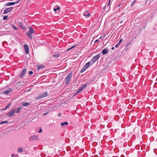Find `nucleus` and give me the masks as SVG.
I'll return each mask as SVG.
<instances>
[{
    "label": "nucleus",
    "mask_w": 157,
    "mask_h": 157,
    "mask_svg": "<svg viewBox=\"0 0 157 157\" xmlns=\"http://www.w3.org/2000/svg\"><path fill=\"white\" fill-rule=\"evenodd\" d=\"M72 76L71 72H70L67 75L65 79V83L66 84H67L71 81Z\"/></svg>",
    "instance_id": "nucleus-1"
},
{
    "label": "nucleus",
    "mask_w": 157,
    "mask_h": 157,
    "mask_svg": "<svg viewBox=\"0 0 157 157\" xmlns=\"http://www.w3.org/2000/svg\"><path fill=\"white\" fill-rule=\"evenodd\" d=\"M29 31L26 33V35L29 37L30 39H32V35L34 33V31L32 27H29Z\"/></svg>",
    "instance_id": "nucleus-2"
},
{
    "label": "nucleus",
    "mask_w": 157,
    "mask_h": 157,
    "mask_svg": "<svg viewBox=\"0 0 157 157\" xmlns=\"http://www.w3.org/2000/svg\"><path fill=\"white\" fill-rule=\"evenodd\" d=\"M48 95V93L47 92H44L42 94H40L36 98V99H39L42 98L46 97Z\"/></svg>",
    "instance_id": "nucleus-3"
},
{
    "label": "nucleus",
    "mask_w": 157,
    "mask_h": 157,
    "mask_svg": "<svg viewBox=\"0 0 157 157\" xmlns=\"http://www.w3.org/2000/svg\"><path fill=\"white\" fill-rule=\"evenodd\" d=\"M100 55L99 54H98L95 56H94L91 60V62L92 63H93L95 62L96 60L100 57Z\"/></svg>",
    "instance_id": "nucleus-4"
},
{
    "label": "nucleus",
    "mask_w": 157,
    "mask_h": 157,
    "mask_svg": "<svg viewBox=\"0 0 157 157\" xmlns=\"http://www.w3.org/2000/svg\"><path fill=\"white\" fill-rule=\"evenodd\" d=\"M12 91L13 89L12 88H8L3 92V94H4L7 95L10 92H12Z\"/></svg>",
    "instance_id": "nucleus-5"
},
{
    "label": "nucleus",
    "mask_w": 157,
    "mask_h": 157,
    "mask_svg": "<svg viewBox=\"0 0 157 157\" xmlns=\"http://www.w3.org/2000/svg\"><path fill=\"white\" fill-rule=\"evenodd\" d=\"M29 139L30 140H40V138H39V136H38L33 135L29 137Z\"/></svg>",
    "instance_id": "nucleus-6"
},
{
    "label": "nucleus",
    "mask_w": 157,
    "mask_h": 157,
    "mask_svg": "<svg viewBox=\"0 0 157 157\" xmlns=\"http://www.w3.org/2000/svg\"><path fill=\"white\" fill-rule=\"evenodd\" d=\"M13 7H11L5 9L3 12L4 14H6L11 11L13 9Z\"/></svg>",
    "instance_id": "nucleus-7"
},
{
    "label": "nucleus",
    "mask_w": 157,
    "mask_h": 157,
    "mask_svg": "<svg viewBox=\"0 0 157 157\" xmlns=\"http://www.w3.org/2000/svg\"><path fill=\"white\" fill-rule=\"evenodd\" d=\"M20 1V0H18L17 2H10L6 3L5 5V6H12L14 5L15 3H18Z\"/></svg>",
    "instance_id": "nucleus-8"
},
{
    "label": "nucleus",
    "mask_w": 157,
    "mask_h": 157,
    "mask_svg": "<svg viewBox=\"0 0 157 157\" xmlns=\"http://www.w3.org/2000/svg\"><path fill=\"white\" fill-rule=\"evenodd\" d=\"M14 111L13 110H12L9 112L8 113H7L6 115L7 116L9 117H12L14 115Z\"/></svg>",
    "instance_id": "nucleus-9"
},
{
    "label": "nucleus",
    "mask_w": 157,
    "mask_h": 157,
    "mask_svg": "<svg viewBox=\"0 0 157 157\" xmlns=\"http://www.w3.org/2000/svg\"><path fill=\"white\" fill-rule=\"evenodd\" d=\"M24 48L25 50V53L26 54H28L29 53V48L28 46L26 44L24 45Z\"/></svg>",
    "instance_id": "nucleus-10"
},
{
    "label": "nucleus",
    "mask_w": 157,
    "mask_h": 157,
    "mask_svg": "<svg viewBox=\"0 0 157 157\" xmlns=\"http://www.w3.org/2000/svg\"><path fill=\"white\" fill-rule=\"evenodd\" d=\"M26 70L25 68L24 69L21 71L20 74V77H23L24 76V74L26 72Z\"/></svg>",
    "instance_id": "nucleus-11"
},
{
    "label": "nucleus",
    "mask_w": 157,
    "mask_h": 157,
    "mask_svg": "<svg viewBox=\"0 0 157 157\" xmlns=\"http://www.w3.org/2000/svg\"><path fill=\"white\" fill-rule=\"evenodd\" d=\"M83 15L86 17V18H87L90 15V14L89 13H88L87 12H86L84 13Z\"/></svg>",
    "instance_id": "nucleus-12"
},
{
    "label": "nucleus",
    "mask_w": 157,
    "mask_h": 157,
    "mask_svg": "<svg viewBox=\"0 0 157 157\" xmlns=\"http://www.w3.org/2000/svg\"><path fill=\"white\" fill-rule=\"evenodd\" d=\"M90 62H89L86 63V65L84 66V67H85L86 69L90 66Z\"/></svg>",
    "instance_id": "nucleus-13"
},
{
    "label": "nucleus",
    "mask_w": 157,
    "mask_h": 157,
    "mask_svg": "<svg viewBox=\"0 0 157 157\" xmlns=\"http://www.w3.org/2000/svg\"><path fill=\"white\" fill-rule=\"evenodd\" d=\"M122 39H121L119 42L117 43L115 46V47L116 48H118L119 45H120V43L122 42Z\"/></svg>",
    "instance_id": "nucleus-14"
},
{
    "label": "nucleus",
    "mask_w": 157,
    "mask_h": 157,
    "mask_svg": "<svg viewBox=\"0 0 157 157\" xmlns=\"http://www.w3.org/2000/svg\"><path fill=\"white\" fill-rule=\"evenodd\" d=\"M108 51L106 49H103L102 51V54H105L108 53Z\"/></svg>",
    "instance_id": "nucleus-15"
},
{
    "label": "nucleus",
    "mask_w": 157,
    "mask_h": 157,
    "mask_svg": "<svg viewBox=\"0 0 157 157\" xmlns=\"http://www.w3.org/2000/svg\"><path fill=\"white\" fill-rule=\"evenodd\" d=\"M22 105L24 106H27L30 105V103L29 102H25L22 103Z\"/></svg>",
    "instance_id": "nucleus-16"
},
{
    "label": "nucleus",
    "mask_w": 157,
    "mask_h": 157,
    "mask_svg": "<svg viewBox=\"0 0 157 157\" xmlns=\"http://www.w3.org/2000/svg\"><path fill=\"white\" fill-rule=\"evenodd\" d=\"M68 124V123L67 122H65L63 123H62L61 124V126H64V125H67Z\"/></svg>",
    "instance_id": "nucleus-17"
},
{
    "label": "nucleus",
    "mask_w": 157,
    "mask_h": 157,
    "mask_svg": "<svg viewBox=\"0 0 157 157\" xmlns=\"http://www.w3.org/2000/svg\"><path fill=\"white\" fill-rule=\"evenodd\" d=\"M20 28H21L24 30H25V26H23L22 25L21 23H20Z\"/></svg>",
    "instance_id": "nucleus-18"
},
{
    "label": "nucleus",
    "mask_w": 157,
    "mask_h": 157,
    "mask_svg": "<svg viewBox=\"0 0 157 157\" xmlns=\"http://www.w3.org/2000/svg\"><path fill=\"white\" fill-rule=\"evenodd\" d=\"M86 70V68L85 67H83L82 68V69L80 71V73H82L84 71H85Z\"/></svg>",
    "instance_id": "nucleus-19"
},
{
    "label": "nucleus",
    "mask_w": 157,
    "mask_h": 157,
    "mask_svg": "<svg viewBox=\"0 0 157 157\" xmlns=\"http://www.w3.org/2000/svg\"><path fill=\"white\" fill-rule=\"evenodd\" d=\"M86 70V68L85 67H83L82 68V69L80 71V73H82L84 71H85Z\"/></svg>",
    "instance_id": "nucleus-20"
},
{
    "label": "nucleus",
    "mask_w": 157,
    "mask_h": 157,
    "mask_svg": "<svg viewBox=\"0 0 157 157\" xmlns=\"http://www.w3.org/2000/svg\"><path fill=\"white\" fill-rule=\"evenodd\" d=\"M44 67V66L38 65L37 66V70H40V69H41L42 68Z\"/></svg>",
    "instance_id": "nucleus-21"
},
{
    "label": "nucleus",
    "mask_w": 157,
    "mask_h": 157,
    "mask_svg": "<svg viewBox=\"0 0 157 157\" xmlns=\"http://www.w3.org/2000/svg\"><path fill=\"white\" fill-rule=\"evenodd\" d=\"M83 89L82 88V86L80 87L78 90V93H79Z\"/></svg>",
    "instance_id": "nucleus-22"
},
{
    "label": "nucleus",
    "mask_w": 157,
    "mask_h": 157,
    "mask_svg": "<svg viewBox=\"0 0 157 157\" xmlns=\"http://www.w3.org/2000/svg\"><path fill=\"white\" fill-rule=\"evenodd\" d=\"M59 9V6H57L56 8H54V10L55 12H56L57 10H58Z\"/></svg>",
    "instance_id": "nucleus-23"
},
{
    "label": "nucleus",
    "mask_w": 157,
    "mask_h": 157,
    "mask_svg": "<svg viewBox=\"0 0 157 157\" xmlns=\"http://www.w3.org/2000/svg\"><path fill=\"white\" fill-rule=\"evenodd\" d=\"M136 0H135L132 2L131 5L132 6L136 2Z\"/></svg>",
    "instance_id": "nucleus-24"
},
{
    "label": "nucleus",
    "mask_w": 157,
    "mask_h": 157,
    "mask_svg": "<svg viewBox=\"0 0 157 157\" xmlns=\"http://www.w3.org/2000/svg\"><path fill=\"white\" fill-rule=\"evenodd\" d=\"M19 86V85H18V83H17L15 85V86L16 88L17 89H18V90H19V88L18 87Z\"/></svg>",
    "instance_id": "nucleus-25"
},
{
    "label": "nucleus",
    "mask_w": 157,
    "mask_h": 157,
    "mask_svg": "<svg viewBox=\"0 0 157 157\" xmlns=\"http://www.w3.org/2000/svg\"><path fill=\"white\" fill-rule=\"evenodd\" d=\"M8 121H2L1 122H0V124H4V123H8Z\"/></svg>",
    "instance_id": "nucleus-26"
},
{
    "label": "nucleus",
    "mask_w": 157,
    "mask_h": 157,
    "mask_svg": "<svg viewBox=\"0 0 157 157\" xmlns=\"http://www.w3.org/2000/svg\"><path fill=\"white\" fill-rule=\"evenodd\" d=\"M86 86H87V84H84L82 85L81 86L82 87V88L83 89H84Z\"/></svg>",
    "instance_id": "nucleus-27"
},
{
    "label": "nucleus",
    "mask_w": 157,
    "mask_h": 157,
    "mask_svg": "<svg viewBox=\"0 0 157 157\" xmlns=\"http://www.w3.org/2000/svg\"><path fill=\"white\" fill-rule=\"evenodd\" d=\"M53 57L54 58H57L59 57V55L58 54H56V55H53Z\"/></svg>",
    "instance_id": "nucleus-28"
},
{
    "label": "nucleus",
    "mask_w": 157,
    "mask_h": 157,
    "mask_svg": "<svg viewBox=\"0 0 157 157\" xmlns=\"http://www.w3.org/2000/svg\"><path fill=\"white\" fill-rule=\"evenodd\" d=\"M8 16H5L3 17V19L4 20H6L7 19L8 17Z\"/></svg>",
    "instance_id": "nucleus-29"
},
{
    "label": "nucleus",
    "mask_w": 157,
    "mask_h": 157,
    "mask_svg": "<svg viewBox=\"0 0 157 157\" xmlns=\"http://www.w3.org/2000/svg\"><path fill=\"white\" fill-rule=\"evenodd\" d=\"M75 46H75H74L69 48H68L67 49V51H68L69 50H70V49H72V48H73Z\"/></svg>",
    "instance_id": "nucleus-30"
},
{
    "label": "nucleus",
    "mask_w": 157,
    "mask_h": 157,
    "mask_svg": "<svg viewBox=\"0 0 157 157\" xmlns=\"http://www.w3.org/2000/svg\"><path fill=\"white\" fill-rule=\"evenodd\" d=\"M50 111L49 110H48L46 113H45L43 114V116H44L47 115L49 112Z\"/></svg>",
    "instance_id": "nucleus-31"
},
{
    "label": "nucleus",
    "mask_w": 157,
    "mask_h": 157,
    "mask_svg": "<svg viewBox=\"0 0 157 157\" xmlns=\"http://www.w3.org/2000/svg\"><path fill=\"white\" fill-rule=\"evenodd\" d=\"M13 26V28H14V29L15 30H17V27L15 25H13L12 26Z\"/></svg>",
    "instance_id": "nucleus-32"
},
{
    "label": "nucleus",
    "mask_w": 157,
    "mask_h": 157,
    "mask_svg": "<svg viewBox=\"0 0 157 157\" xmlns=\"http://www.w3.org/2000/svg\"><path fill=\"white\" fill-rule=\"evenodd\" d=\"M29 74L32 75L33 74V72L32 71H30L29 73Z\"/></svg>",
    "instance_id": "nucleus-33"
},
{
    "label": "nucleus",
    "mask_w": 157,
    "mask_h": 157,
    "mask_svg": "<svg viewBox=\"0 0 157 157\" xmlns=\"http://www.w3.org/2000/svg\"><path fill=\"white\" fill-rule=\"evenodd\" d=\"M42 129L41 128H40L39 131L38 132L39 133H41L42 132Z\"/></svg>",
    "instance_id": "nucleus-34"
},
{
    "label": "nucleus",
    "mask_w": 157,
    "mask_h": 157,
    "mask_svg": "<svg viewBox=\"0 0 157 157\" xmlns=\"http://www.w3.org/2000/svg\"><path fill=\"white\" fill-rule=\"evenodd\" d=\"M10 104H9L5 108H8L10 106Z\"/></svg>",
    "instance_id": "nucleus-35"
},
{
    "label": "nucleus",
    "mask_w": 157,
    "mask_h": 157,
    "mask_svg": "<svg viewBox=\"0 0 157 157\" xmlns=\"http://www.w3.org/2000/svg\"><path fill=\"white\" fill-rule=\"evenodd\" d=\"M11 157H13L14 156V154H12L11 155Z\"/></svg>",
    "instance_id": "nucleus-36"
},
{
    "label": "nucleus",
    "mask_w": 157,
    "mask_h": 157,
    "mask_svg": "<svg viewBox=\"0 0 157 157\" xmlns=\"http://www.w3.org/2000/svg\"><path fill=\"white\" fill-rule=\"evenodd\" d=\"M23 151V149L22 148H20V152H21Z\"/></svg>",
    "instance_id": "nucleus-37"
},
{
    "label": "nucleus",
    "mask_w": 157,
    "mask_h": 157,
    "mask_svg": "<svg viewBox=\"0 0 157 157\" xmlns=\"http://www.w3.org/2000/svg\"><path fill=\"white\" fill-rule=\"evenodd\" d=\"M7 109H2L0 110L1 111L3 110H6Z\"/></svg>",
    "instance_id": "nucleus-38"
},
{
    "label": "nucleus",
    "mask_w": 157,
    "mask_h": 157,
    "mask_svg": "<svg viewBox=\"0 0 157 157\" xmlns=\"http://www.w3.org/2000/svg\"><path fill=\"white\" fill-rule=\"evenodd\" d=\"M19 111H20V109H18V110H17V112L18 113V112H19Z\"/></svg>",
    "instance_id": "nucleus-39"
},
{
    "label": "nucleus",
    "mask_w": 157,
    "mask_h": 157,
    "mask_svg": "<svg viewBox=\"0 0 157 157\" xmlns=\"http://www.w3.org/2000/svg\"><path fill=\"white\" fill-rule=\"evenodd\" d=\"M114 47H112V48H111V49L112 50H113L114 49Z\"/></svg>",
    "instance_id": "nucleus-40"
},
{
    "label": "nucleus",
    "mask_w": 157,
    "mask_h": 157,
    "mask_svg": "<svg viewBox=\"0 0 157 157\" xmlns=\"http://www.w3.org/2000/svg\"><path fill=\"white\" fill-rule=\"evenodd\" d=\"M18 151L20 152V148H19L18 149Z\"/></svg>",
    "instance_id": "nucleus-41"
},
{
    "label": "nucleus",
    "mask_w": 157,
    "mask_h": 157,
    "mask_svg": "<svg viewBox=\"0 0 157 157\" xmlns=\"http://www.w3.org/2000/svg\"><path fill=\"white\" fill-rule=\"evenodd\" d=\"M61 115V113H60V114H59L58 115V116H60Z\"/></svg>",
    "instance_id": "nucleus-42"
},
{
    "label": "nucleus",
    "mask_w": 157,
    "mask_h": 157,
    "mask_svg": "<svg viewBox=\"0 0 157 157\" xmlns=\"http://www.w3.org/2000/svg\"><path fill=\"white\" fill-rule=\"evenodd\" d=\"M110 2V0H109V5Z\"/></svg>",
    "instance_id": "nucleus-43"
},
{
    "label": "nucleus",
    "mask_w": 157,
    "mask_h": 157,
    "mask_svg": "<svg viewBox=\"0 0 157 157\" xmlns=\"http://www.w3.org/2000/svg\"><path fill=\"white\" fill-rule=\"evenodd\" d=\"M79 93H78V91L76 92V94H78Z\"/></svg>",
    "instance_id": "nucleus-44"
},
{
    "label": "nucleus",
    "mask_w": 157,
    "mask_h": 157,
    "mask_svg": "<svg viewBox=\"0 0 157 157\" xmlns=\"http://www.w3.org/2000/svg\"><path fill=\"white\" fill-rule=\"evenodd\" d=\"M98 40H96L95 41V42H97Z\"/></svg>",
    "instance_id": "nucleus-45"
},
{
    "label": "nucleus",
    "mask_w": 157,
    "mask_h": 157,
    "mask_svg": "<svg viewBox=\"0 0 157 157\" xmlns=\"http://www.w3.org/2000/svg\"><path fill=\"white\" fill-rule=\"evenodd\" d=\"M122 22H123V21H121V23H122Z\"/></svg>",
    "instance_id": "nucleus-46"
},
{
    "label": "nucleus",
    "mask_w": 157,
    "mask_h": 157,
    "mask_svg": "<svg viewBox=\"0 0 157 157\" xmlns=\"http://www.w3.org/2000/svg\"><path fill=\"white\" fill-rule=\"evenodd\" d=\"M102 36H101V37H100V38L101 39V38H102Z\"/></svg>",
    "instance_id": "nucleus-47"
},
{
    "label": "nucleus",
    "mask_w": 157,
    "mask_h": 157,
    "mask_svg": "<svg viewBox=\"0 0 157 157\" xmlns=\"http://www.w3.org/2000/svg\"><path fill=\"white\" fill-rule=\"evenodd\" d=\"M16 157H17V155H16Z\"/></svg>",
    "instance_id": "nucleus-48"
}]
</instances>
